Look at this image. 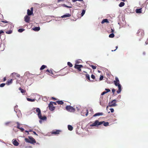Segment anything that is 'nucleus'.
Returning a JSON list of instances; mask_svg holds the SVG:
<instances>
[{
    "instance_id": "obj_1",
    "label": "nucleus",
    "mask_w": 148,
    "mask_h": 148,
    "mask_svg": "<svg viewBox=\"0 0 148 148\" xmlns=\"http://www.w3.org/2000/svg\"><path fill=\"white\" fill-rule=\"evenodd\" d=\"M103 124V125L105 126H107L109 125V123L108 122H105L104 121L99 122L98 120H97L94 123L90 125V126L91 127L96 126Z\"/></svg>"
},
{
    "instance_id": "obj_2",
    "label": "nucleus",
    "mask_w": 148,
    "mask_h": 148,
    "mask_svg": "<svg viewBox=\"0 0 148 148\" xmlns=\"http://www.w3.org/2000/svg\"><path fill=\"white\" fill-rule=\"evenodd\" d=\"M36 113H38V118L42 120H45L47 119V117L44 116H42V114L41 113V110L39 108H36Z\"/></svg>"
},
{
    "instance_id": "obj_3",
    "label": "nucleus",
    "mask_w": 148,
    "mask_h": 148,
    "mask_svg": "<svg viewBox=\"0 0 148 148\" xmlns=\"http://www.w3.org/2000/svg\"><path fill=\"white\" fill-rule=\"evenodd\" d=\"M28 138H25V139L26 142L31 144H34L36 143L35 139L31 136H29Z\"/></svg>"
},
{
    "instance_id": "obj_4",
    "label": "nucleus",
    "mask_w": 148,
    "mask_h": 148,
    "mask_svg": "<svg viewBox=\"0 0 148 148\" xmlns=\"http://www.w3.org/2000/svg\"><path fill=\"white\" fill-rule=\"evenodd\" d=\"M10 25V27H12V25L9 22L5 21H0V26L2 27H4L5 26L9 27Z\"/></svg>"
},
{
    "instance_id": "obj_5",
    "label": "nucleus",
    "mask_w": 148,
    "mask_h": 148,
    "mask_svg": "<svg viewBox=\"0 0 148 148\" xmlns=\"http://www.w3.org/2000/svg\"><path fill=\"white\" fill-rule=\"evenodd\" d=\"M114 84L116 86H118V90L117 91L118 93H119L121 92V84L119 82H114Z\"/></svg>"
},
{
    "instance_id": "obj_6",
    "label": "nucleus",
    "mask_w": 148,
    "mask_h": 148,
    "mask_svg": "<svg viewBox=\"0 0 148 148\" xmlns=\"http://www.w3.org/2000/svg\"><path fill=\"white\" fill-rule=\"evenodd\" d=\"M66 110L70 112H74L75 111V109L73 107L69 106H67L66 107Z\"/></svg>"
},
{
    "instance_id": "obj_7",
    "label": "nucleus",
    "mask_w": 148,
    "mask_h": 148,
    "mask_svg": "<svg viewBox=\"0 0 148 148\" xmlns=\"http://www.w3.org/2000/svg\"><path fill=\"white\" fill-rule=\"evenodd\" d=\"M116 100L115 99L111 101V102H109V106L110 107L115 106H116Z\"/></svg>"
},
{
    "instance_id": "obj_8",
    "label": "nucleus",
    "mask_w": 148,
    "mask_h": 148,
    "mask_svg": "<svg viewBox=\"0 0 148 148\" xmlns=\"http://www.w3.org/2000/svg\"><path fill=\"white\" fill-rule=\"evenodd\" d=\"M83 66L82 65H78L76 64H75L74 66V68L78 70V71H81V68L83 67Z\"/></svg>"
},
{
    "instance_id": "obj_9",
    "label": "nucleus",
    "mask_w": 148,
    "mask_h": 148,
    "mask_svg": "<svg viewBox=\"0 0 148 148\" xmlns=\"http://www.w3.org/2000/svg\"><path fill=\"white\" fill-rule=\"evenodd\" d=\"M24 21L26 23H29L30 20V17L28 15H26L24 18Z\"/></svg>"
},
{
    "instance_id": "obj_10",
    "label": "nucleus",
    "mask_w": 148,
    "mask_h": 148,
    "mask_svg": "<svg viewBox=\"0 0 148 148\" xmlns=\"http://www.w3.org/2000/svg\"><path fill=\"white\" fill-rule=\"evenodd\" d=\"M48 106L49 109L51 111L54 110L55 109V107L53 106V105L50 102Z\"/></svg>"
},
{
    "instance_id": "obj_11",
    "label": "nucleus",
    "mask_w": 148,
    "mask_h": 148,
    "mask_svg": "<svg viewBox=\"0 0 148 148\" xmlns=\"http://www.w3.org/2000/svg\"><path fill=\"white\" fill-rule=\"evenodd\" d=\"M137 34L138 36H143L144 34L143 31L142 29H139L138 30Z\"/></svg>"
},
{
    "instance_id": "obj_12",
    "label": "nucleus",
    "mask_w": 148,
    "mask_h": 148,
    "mask_svg": "<svg viewBox=\"0 0 148 148\" xmlns=\"http://www.w3.org/2000/svg\"><path fill=\"white\" fill-rule=\"evenodd\" d=\"M61 131L59 130H57L55 131H52L51 133L53 134H58L60 133Z\"/></svg>"
},
{
    "instance_id": "obj_13",
    "label": "nucleus",
    "mask_w": 148,
    "mask_h": 148,
    "mask_svg": "<svg viewBox=\"0 0 148 148\" xmlns=\"http://www.w3.org/2000/svg\"><path fill=\"white\" fill-rule=\"evenodd\" d=\"M71 16V14H70L69 13V14H65V15L62 16H61V17L62 18H67V17H70Z\"/></svg>"
},
{
    "instance_id": "obj_14",
    "label": "nucleus",
    "mask_w": 148,
    "mask_h": 148,
    "mask_svg": "<svg viewBox=\"0 0 148 148\" xmlns=\"http://www.w3.org/2000/svg\"><path fill=\"white\" fill-rule=\"evenodd\" d=\"M103 114L102 112L97 113L94 114L93 116L95 117L97 116H101Z\"/></svg>"
},
{
    "instance_id": "obj_15",
    "label": "nucleus",
    "mask_w": 148,
    "mask_h": 148,
    "mask_svg": "<svg viewBox=\"0 0 148 148\" xmlns=\"http://www.w3.org/2000/svg\"><path fill=\"white\" fill-rule=\"evenodd\" d=\"M33 14V12L32 11L29 9H28L27 10V15L30 16L32 14Z\"/></svg>"
},
{
    "instance_id": "obj_16",
    "label": "nucleus",
    "mask_w": 148,
    "mask_h": 148,
    "mask_svg": "<svg viewBox=\"0 0 148 148\" xmlns=\"http://www.w3.org/2000/svg\"><path fill=\"white\" fill-rule=\"evenodd\" d=\"M13 144L15 146H17L19 145L18 143L16 140H13Z\"/></svg>"
},
{
    "instance_id": "obj_17",
    "label": "nucleus",
    "mask_w": 148,
    "mask_h": 148,
    "mask_svg": "<svg viewBox=\"0 0 148 148\" xmlns=\"http://www.w3.org/2000/svg\"><path fill=\"white\" fill-rule=\"evenodd\" d=\"M46 72H47V73L48 75H51L53 74L52 71L49 70L48 69H47L46 71Z\"/></svg>"
},
{
    "instance_id": "obj_18",
    "label": "nucleus",
    "mask_w": 148,
    "mask_h": 148,
    "mask_svg": "<svg viewBox=\"0 0 148 148\" xmlns=\"http://www.w3.org/2000/svg\"><path fill=\"white\" fill-rule=\"evenodd\" d=\"M12 79H11L10 80H8L7 81L6 84L7 85H8L11 84L12 82Z\"/></svg>"
},
{
    "instance_id": "obj_19",
    "label": "nucleus",
    "mask_w": 148,
    "mask_h": 148,
    "mask_svg": "<svg viewBox=\"0 0 148 148\" xmlns=\"http://www.w3.org/2000/svg\"><path fill=\"white\" fill-rule=\"evenodd\" d=\"M12 75L14 77H20V75L18 73H13L12 74Z\"/></svg>"
},
{
    "instance_id": "obj_20",
    "label": "nucleus",
    "mask_w": 148,
    "mask_h": 148,
    "mask_svg": "<svg viewBox=\"0 0 148 148\" xmlns=\"http://www.w3.org/2000/svg\"><path fill=\"white\" fill-rule=\"evenodd\" d=\"M105 23H109V22L108 21V20L107 19H103L101 22V23L102 24H103Z\"/></svg>"
},
{
    "instance_id": "obj_21",
    "label": "nucleus",
    "mask_w": 148,
    "mask_h": 148,
    "mask_svg": "<svg viewBox=\"0 0 148 148\" xmlns=\"http://www.w3.org/2000/svg\"><path fill=\"white\" fill-rule=\"evenodd\" d=\"M65 70L63 69L60 70V73H63L62 74V75H64L66 74V72H65Z\"/></svg>"
},
{
    "instance_id": "obj_22",
    "label": "nucleus",
    "mask_w": 148,
    "mask_h": 148,
    "mask_svg": "<svg viewBox=\"0 0 148 148\" xmlns=\"http://www.w3.org/2000/svg\"><path fill=\"white\" fill-rule=\"evenodd\" d=\"M56 103L59 105H63L64 104V102L62 101H57Z\"/></svg>"
},
{
    "instance_id": "obj_23",
    "label": "nucleus",
    "mask_w": 148,
    "mask_h": 148,
    "mask_svg": "<svg viewBox=\"0 0 148 148\" xmlns=\"http://www.w3.org/2000/svg\"><path fill=\"white\" fill-rule=\"evenodd\" d=\"M142 10V9L141 8L137 9L136 10V12L137 13H141V12Z\"/></svg>"
},
{
    "instance_id": "obj_24",
    "label": "nucleus",
    "mask_w": 148,
    "mask_h": 148,
    "mask_svg": "<svg viewBox=\"0 0 148 148\" xmlns=\"http://www.w3.org/2000/svg\"><path fill=\"white\" fill-rule=\"evenodd\" d=\"M40 27H35L33 29L35 31H38L40 30Z\"/></svg>"
},
{
    "instance_id": "obj_25",
    "label": "nucleus",
    "mask_w": 148,
    "mask_h": 148,
    "mask_svg": "<svg viewBox=\"0 0 148 148\" xmlns=\"http://www.w3.org/2000/svg\"><path fill=\"white\" fill-rule=\"evenodd\" d=\"M68 130L70 131H72L73 129V127L71 125H68Z\"/></svg>"
},
{
    "instance_id": "obj_26",
    "label": "nucleus",
    "mask_w": 148,
    "mask_h": 148,
    "mask_svg": "<svg viewBox=\"0 0 148 148\" xmlns=\"http://www.w3.org/2000/svg\"><path fill=\"white\" fill-rule=\"evenodd\" d=\"M125 3L124 2H121L119 5V6L120 7H122L124 5Z\"/></svg>"
},
{
    "instance_id": "obj_27",
    "label": "nucleus",
    "mask_w": 148,
    "mask_h": 148,
    "mask_svg": "<svg viewBox=\"0 0 148 148\" xmlns=\"http://www.w3.org/2000/svg\"><path fill=\"white\" fill-rule=\"evenodd\" d=\"M46 67H47L46 66L44 65H42L40 68V70H43Z\"/></svg>"
},
{
    "instance_id": "obj_28",
    "label": "nucleus",
    "mask_w": 148,
    "mask_h": 148,
    "mask_svg": "<svg viewBox=\"0 0 148 148\" xmlns=\"http://www.w3.org/2000/svg\"><path fill=\"white\" fill-rule=\"evenodd\" d=\"M27 100L28 101H31V102H34L35 101L34 99H32L30 98H27Z\"/></svg>"
},
{
    "instance_id": "obj_29",
    "label": "nucleus",
    "mask_w": 148,
    "mask_h": 148,
    "mask_svg": "<svg viewBox=\"0 0 148 148\" xmlns=\"http://www.w3.org/2000/svg\"><path fill=\"white\" fill-rule=\"evenodd\" d=\"M86 79H88L89 81H90V77L89 75L86 74Z\"/></svg>"
},
{
    "instance_id": "obj_30",
    "label": "nucleus",
    "mask_w": 148,
    "mask_h": 148,
    "mask_svg": "<svg viewBox=\"0 0 148 148\" xmlns=\"http://www.w3.org/2000/svg\"><path fill=\"white\" fill-rule=\"evenodd\" d=\"M114 36V35L113 33H112L111 34H110L109 36V37L111 38H113Z\"/></svg>"
},
{
    "instance_id": "obj_31",
    "label": "nucleus",
    "mask_w": 148,
    "mask_h": 148,
    "mask_svg": "<svg viewBox=\"0 0 148 148\" xmlns=\"http://www.w3.org/2000/svg\"><path fill=\"white\" fill-rule=\"evenodd\" d=\"M12 32V30H10L6 32V33L8 34H10Z\"/></svg>"
},
{
    "instance_id": "obj_32",
    "label": "nucleus",
    "mask_w": 148,
    "mask_h": 148,
    "mask_svg": "<svg viewBox=\"0 0 148 148\" xmlns=\"http://www.w3.org/2000/svg\"><path fill=\"white\" fill-rule=\"evenodd\" d=\"M67 64L69 67H71L73 66L72 64L70 62H67Z\"/></svg>"
},
{
    "instance_id": "obj_33",
    "label": "nucleus",
    "mask_w": 148,
    "mask_h": 148,
    "mask_svg": "<svg viewBox=\"0 0 148 148\" xmlns=\"http://www.w3.org/2000/svg\"><path fill=\"white\" fill-rule=\"evenodd\" d=\"M115 80L114 81V82H119V83H120L119 81L118 78L117 77H115Z\"/></svg>"
},
{
    "instance_id": "obj_34",
    "label": "nucleus",
    "mask_w": 148,
    "mask_h": 148,
    "mask_svg": "<svg viewBox=\"0 0 148 148\" xmlns=\"http://www.w3.org/2000/svg\"><path fill=\"white\" fill-rule=\"evenodd\" d=\"M19 89L21 90V92L22 93H25V91L22 89L21 88H20Z\"/></svg>"
},
{
    "instance_id": "obj_35",
    "label": "nucleus",
    "mask_w": 148,
    "mask_h": 148,
    "mask_svg": "<svg viewBox=\"0 0 148 148\" xmlns=\"http://www.w3.org/2000/svg\"><path fill=\"white\" fill-rule=\"evenodd\" d=\"M85 12V10H83L81 14L82 16H83L84 15Z\"/></svg>"
},
{
    "instance_id": "obj_36",
    "label": "nucleus",
    "mask_w": 148,
    "mask_h": 148,
    "mask_svg": "<svg viewBox=\"0 0 148 148\" xmlns=\"http://www.w3.org/2000/svg\"><path fill=\"white\" fill-rule=\"evenodd\" d=\"M24 29H19L18 30V31L19 32H22L23 31H24Z\"/></svg>"
},
{
    "instance_id": "obj_37",
    "label": "nucleus",
    "mask_w": 148,
    "mask_h": 148,
    "mask_svg": "<svg viewBox=\"0 0 148 148\" xmlns=\"http://www.w3.org/2000/svg\"><path fill=\"white\" fill-rule=\"evenodd\" d=\"M90 66L93 69H96V66L92 65H90Z\"/></svg>"
},
{
    "instance_id": "obj_38",
    "label": "nucleus",
    "mask_w": 148,
    "mask_h": 148,
    "mask_svg": "<svg viewBox=\"0 0 148 148\" xmlns=\"http://www.w3.org/2000/svg\"><path fill=\"white\" fill-rule=\"evenodd\" d=\"M85 112L86 113L85 115L86 116H87L88 115V111L87 109L86 110Z\"/></svg>"
},
{
    "instance_id": "obj_39",
    "label": "nucleus",
    "mask_w": 148,
    "mask_h": 148,
    "mask_svg": "<svg viewBox=\"0 0 148 148\" xmlns=\"http://www.w3.org/2000/svg\"><path fill=\"white\" fill-rule=\"evenodd\" d=\"M5 83L1 84L0 85V87H3L5 86Z\"/></svg>"
},
{
    "instance_id": "obj_40",
    "label": "nucleus",
    "mask_w": 148,
    "mask_h": 148,
    "mask_svg": "<svg viewBox=\"0 0 148 148\" xmlns=\"http://www.w3.org/2000/svg\"><path fill=\"white\" fill-rule=\"evenodd\" d=\"M19 129L21 130V132H23L24 131V129L22 127H21Z\"/></svg>"
},
{
    "instance_id": "obj_41",
    "label": "nucleus",
    "mask_w": 148,
    "mask_h": 148,
    "mask_svg": "<svg viewBox=\"0 0 148 148\" xmlns=\"http://www.w3.org/2000/svg\"><path fill=\"white\" fill-rule=\"evenodd\" d=\"M105 90L106 91V93H107L110 91V90L109 89L106 88Z\"/></svg>"
},
{
    "instance_id": "obj_42",
    "label": "nucleus",
    "mask_w": 148,
    "mask_h": 148,
    "mask_svg": "<svg viewBox=\"0 0 148 148\" xmlns=\"http://www.w3.org/2000/svg\"><path fill=\"white\" fill-rule=\"evenodd\" d=\"M77 1H83V0H73L72 1L73 2H75Z\"/></svg>"
},
{
    "instance_id": "obj_43",
    "label": "nucleus",
    "mask_w": 148,
    "mask_h": 148,
    "mask_svg": "<svg viewBox=\"0 0 148 148\" xmlns=\"http://www.w3.org/2000/svg\"><path fill=\"white\" fill-rule=\"evenodd\" d=\"M91 77L92 78L94 79L95 78V76L94 75L92 74L91 75Z\"/></svg>"
},
{
    "instance_id": "obj_44",
    "label": "nucleus",
    "mask_w": 148,
    "mask_h": 148,
    "mask_svg": "<svg viewBox=\"0 0 148 148\" xmlns=\"http://www.w3.org/2000/svg\"><path fill=\"white\" fill-rule=\"evenodd\" d=\"M103 76L101 75V76L100 77L99 79L100 80H101L103 79Z\"/></svg>"
},
{
    "instance_id": "obj_45",
    "label": "nucleus",
    "mask_w": 148,
    "mask_h": 148,
    "mask_svg": "<svg viewBox=\"0 0 148 148\" xmlns=\"http://www.w3.org/2000/svg\"><path fill=\"white\" fill-rule=\"evenodd\" d=\"M64 6L68 8H71L72 6H69L66 5L64 4Z\"/></svg>"
},
{
    "instance_id": "obj_46",
    "label": "nucleus",
    "mask_w": 148,
    "mask_h": 148,
    "mask_svg": "<svg viewBox=\"0 0 148 148\" xmlns=\"http://www.w3.org/2000/svg\"><path fill=\"white\" fill-rule=\"evenodd\" d=\"M50 102L53 105V104H54L55 105H56V103H57L56 102H54L51 101Z\"/></svg>"
},
{
    "instance_id": "obj_47",
    "label": "nucleus",
    "mask_w": 148,
    "mask_h": 148,
    "mask_svg": "<svg viewBox=\"0 0 148 148\" xmlns=\"http://www.w3.org/2000/svg\"><path fill=\"white\" fill-rule=\"evenodd\" d=\"M112 92L113 93V94H114V92H115V89H114L113 88L112 89Z\"/></svg>"
},
{
    "instance_id": "obj_48",
    "label": "nucleus",
    "mask_w": 148,
    "mask_h": 148,
    "mask_svg": "<svg viewBox=\"0 0 148 148\" xmlns=\"http://www.w3.org/2000/svg\"><path fill=\"white\" fill-rule=\"evenodd\" d=\"M110 110L111 112H114V109L113 108H110Z\"/></svg>"
},
{
    "instance_id": "obj_49",
    "label": "nucleus",
    "mask_w": 148,
    "mask_h": 148,
    "mask_svg": "<svg viewBox=\"0 0 148 148\" xmlns=\"http://www.w3.org/2000/svg\"><path fill=\"white\" fill-rule=\"evenodd\" d=\"M106 93V91L103 92H102L101 93V95H103Z\"/></svg>"
},
{
    "instance_id": "obj_50",
    "label": "nucleus",
    "mask_w": 148,
    "mask_h": 148,
    "mask_svg": "<svg viewBox=\"0 0 148 148\" xmlns=\"http://www.w3.org/2000/svg\"><path fill=\"white\" fill-rule=\"evenodd\" d=\"M111 32H110L111 33H113L114 32V30L113 29H112L111 28Z\"/></svg>"
},
{
    "instance_id": "obj_51",
    "label": "nucleus",
    "mask_w": 148,
    "mask_h": 148,
    "mask_svg": "<svg viewBox=\"0 0 148 148\" xmlns=\"http://www.w3.org/2000/svg\"><path fill=\"white\" fill-rule=\"evenodd\" d=\"M10 123V122H8L6 123L5 124V125H8Z\"/></svg>"
},
{
    "instance_id": "obj_52",
    "label": "nucleus",
    "mask_w": 148,
    "mask_h": 148,
    "mask_svg": "<svg viewBox=\"0 0 148 148\" xmlns=\"http://www.w3.org/2000/svg\"><path fill=\"white\" fill-rule=\"evenodd\" d=\"M51 99L53 100H57V99L55 98V97H52Z\"/></svg>"
},
{
    "instance_id": "obj_53",
    "label": "nucleus",
    "mask_w": 148,
    "mask_h": 148,
    "mask_svg": "<svg viewBox=\"0 0 148 148\" xmlns=\"http://www.w3.org/2000/svg\"><path fill=\"white\" fill-rule=\"evenodd\" d=\"M30 9H31V11H32V12H33V7H31L30 8Z\"/></svg>"
},
{
    "instance_id": "obj_54",
    "label": "nucleus",
    "mask_w": 148,
    "mask_h": 148,
    "mask_svg": "<svg viewBox=\"0 0 148 148\" xmlns=\"http://www.w3.org/2000/svg\"><path fill=\"white\" fill-rule=\"evenodd\" d=\"M6 77H4V78H3V81H6Z\"/></svg>"
},
{
    "instance_id": "obj_55",
    "label": "nucleus",
    "mask_w": 148,
    "mask_h": 148,
    "mask_svg": "<svg viewBox=\"0 0 148 148\" xmlns=\"http://www.w3.org/2000/svg\"><path fill=\"white\" fill-rule=\"evenodd\" d=\"M116 49L114 50H112V51H115V50H116L117 49V48H118V47H117V46L116 47Z\"/></svg>"
},
{
    "instance_id": "obj_56",
    "label": "nucleus",
    "mask_w": 148,
    "mask_h": 148,
    "mask_svg": "<svg viewBox=\"0 0 148 148\" xmlns=\"http://www.w3.org/2000/svg\"><path fill=\"white\" fill-rule=\"evenodd\" d=\"M16 127L19 129L21 127H20V125L17 126Z\"/></svg>"
},
{
    "instance_id": "obj_57",
    "label": "nucleus",
    "mask_w": 148,
    "mask_h": 148,
    "mask_svg": "<svg viewBox=\"0 0 148 148\" xmlns=\"http://www.w3.org/2000/svg\"><path fill=\"white\" fill-rule=\"evenodd\" d=\"M16 124H17V126L20 125V124L18 122H17L16 123Z\"/></svg>"
},
{
    "instance_id": "obj_58",
    "label": "nucleus",
    "mask_w": 148,
    "mask_h": 148,
    "mask_svg": "<svg viewBox=\"0 0 148 148\" xmlns=\"http://www.w3.org/2000/svg\"><path fill=\"white\" fill-rule=\"evenodd\" d=\"M33 133L34 134H35L36 135H38L34 131Z\"/></svg>"
},
{
    "instance_id": "obj_59",
    "label": "nucleus",
    "mask_w": 148,
    "mask_h": 148,
    "mask_svg": "<svg viewBox=\"0 0 148 148\" xmlns=\"http://www.w3.org/2000/svg\"><path fill=\"white\" fill-rule=\"evenodd\" d=\"M58 0V2H59L61 1H64V0Z\"/></svg>"
},
{
    "instance_id": "obj_60",
    "label": "nucleus",
    "mask_w": 148,
    "mask_h": 148,
    "mask_svg": "<svg viewBox=\"0 0 148 148\" xmlns=\"http://www.w3.org/2000/svg\"><path fill=\"white\" fill-rule=\"evenodd\" d=\"M25 132H26L27 133V134H29V131H28L26 130V131H25Z\"/></svg>"
},
{
    "instance_id": "obj_61",
    "label": "nucleus",
    "mask_w": 148,
    "mask_h": 148,
    "mask_svg": "<svg viewBox=\"0 0 148 148\" xmlns=\"http://www.w3.org/2000/svg\"><path fill=\"white\" fill-rule=\"evenodd\" d=\"M79 63V61H78V60H77V61H76V64H78V63Z\"/></svg>"
},
{
    "instance_id": "obj_62",
    "label": "nucleus",
    "mask_w": 148,
    "mask_h": 148,
    "mask_svg": "<svg viewBox=\"0 0 148 148\" xmlns=\"http://www.w3.org/2000/svg\"><path fill=\"white\" fill-rule=\"evenodd\" d=\"M143 55H145V54L146 53H145V52H143Z\"/></svg>"
},
{
    "instance_id": "obj_63",
    "label": "nucleus",
    "mask_w": 148,
    "mask_h": 148,
    "mask_svg": "<svg viewBox=\"0 0 148 148\" xmlns=\"http://www.w3.org/2000/svg\"><path fill=\"white\" fill-rule=\"evenodd\" d=\"M76 108L77 109V110H79V108L78 107H76Z\"/></svg>"
},
{
    "instance_id": "obj_64",
    "label": "nucleus",
    "mask_w": 148,
    "mask_h": 148,
    "mask_svg": "<svg viewBox=\"0 0 148 148\" xmlns=\"http://www.w3.org/2000/svg\"><path fill=\"white\" fill-rule=\"evenodd\" d=\"M90 111L91 112L92 111H93V110L92 109H91L90 110Z\"/></svg>"
}]
</instances>
